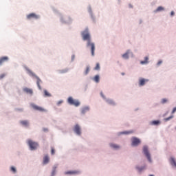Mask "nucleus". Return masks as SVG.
I'll list each match as a JSON object with an SVG mask.
<instances>
[{
	"instance_id": "dca6fc26",
	"label": "nucleus",
	"mask_w": 176,
	"mask_h": 176,
	"mask_svg": "<svg viewBox=\"0 0 176 176\" xmlns=\"http://www.w3.org/2000/svg\"><path fill=\"white\" fill-rule=\"evenodd\" d=\"M106 102H107V104H109V105H115V102L111 99L106 100Z\"/></svg>"
},
{
	"instance_id": "6ab92c4d",
	"label": "nucleus",
	"mask_w": 176,
	"mask_h": 176,
	"mask_svg": "<svg viewBox=\"0 0 176 176\" xmlns=\"http://www.w3.org/2000/svg\"><path fill=\"white\" fill-rule=\"evenodd\" d=\"M94 80L96 83H98L100 82V76H98V75L95 76V77L94 78Z\"/></svg>"
},
{
	"instance_id": "c756f323",
	"label": "nucleus",
	"mask_w": 176,
	"mask_h": 176,
	"mask_svg": "<svg viewBox=\"0 0 176 176\" xmlns=\"http://www.w3.org/2000/svg\"><path fill=\"white\" fill-rule=\"evenodd\" d=\"M167 99L166 98H163L162 100V104H166V102H167Z\"/></svg>"
},
{
	"instance_id": "473e14b6",
	"label": "nucleus",
	"mask_w": 176,
	"mask_h": 176,
	"mask_svg": "<svg viewBox=\"0 0 176 176\" xmlns=\"http://www.w3.org/2000/svg\"><path fill=\"white\" fill-rule=\"evenodd\" d=\"M5 76H6V74H1V75H0V79H3V78H4Z\"/></svg>"
},
{
	"instance_id": "2eb2a0df",
	"label": "nucleus",
	"mask_w": 176,
	"mask_h": 176,
	"mask_svg": "<svg viewBox=\"0 0 176 176\" xmlns=\"http://www.w3.org/2000/svg\"><path fill=\"white\" fill-rule=\"evenodd\" d=\"M170 162L171 166H173V167H176V162H175V159H174V157H170Z\"/></svg>"
},
{
	"instance_id": "393cba45",
	"label": "nucleus",
	"mask_w": 176,
	"mask_h": 176,
	"mask_svg": "<svg viewBox=\"0 0 176 176\" xmlns=\"http://www.w3.org/2000/svg\"><path fill=\"white\" fill-rule=\"evenodd\" d=\"M44 94L45 97H50L52 96L47 90H44Z\"/></svg>"
},
{
	"instance_id": "79ce46f5",
	"label": "nucleus",
	"mask_w": 176,
	"mask_h": 176,
	"mask_svg": "<svg viewBox=\"0 0 176 176\" xmlns=\"http://www.w3.org/2000/svg\"><path fill=\"white\" fill-rule=\"evenodd\" d=\"M74 58H75V55L72 56V60H74Z\"/></svg>"
},
{
	"instance_id": "aec40b11",
	"label": "nucleus",
	"mask_w": 176,
	"mask_h": 176,
	"mask_svg": "<svg viewBox=\"0 0 176 176\" xmlns=\"http://www.w3.org/2000/svg\"><path fill=\"white\" fill-rule=\"evenodd\" d=\"M110 146L114 149H119V146L115 144H110Z\"/></svg>"
},
{
	"instance_id": "412c9836",
	"label": "nucleus",
	"mask_w": 176,
	"mask_h": 176,
	"mask_svg": "<svg viewBox=\"0 0 176 176\" xmlns=\"http://www.w3.org/2000/svg\"><path fill=\"white\" fill-rule=\"evenodd\" d=\"M21 124H23V126H28V121L27 120L21 121Z\"/></svg>"
},
{
	"instance_id": "5701e85b",
	"label": "nucleus",
	"mask_w": 176,
	"mask_h": 176,
	"mask_svg": "<svg viewBox=\"0 0 176 176\" xmlns=\"http://www.w3.org/2000/svg\"><path fill=\"white\" fill-rule=\"evenodd\" d=\"M10 171H12V173H14V174H16V173H17V170H16V168H14V166H12L10 168Z\"/></svg>"
},
{
	"instance_id": "20e7f679",
	"label": "nucleus",
	"mask_w": 176,
	"mask_h": 176,
	"mask_svg": "<svg viewBox=\"0 0 176 176\" xmlns=\"http://www.w3.org/2000/svg\"><path fill=\"white\" fill-rule=\"evenodd\" d=\"M67 101L70 104V105H74L75 107H79V105H80V102H79V101L78 100H74L72 97H69Z\"/></svg>"
},
{
	"instance_id": "39448f33",
	"label": "nucleus",
	"mask_w": 176,
	"mask_h": 176,
	"mask_svg": "<svg viewBox=\"0 0 176 176\" xmlns=\"http://www.w3.org/2000/svg\"><path fill=\"white\" fill-rule=\"evenodd\" d=\"M40 17L41 16L38 14H36L35 13H30L27 15L28 20H32V19L34 20H38L40 19Z\"/></svg>"
},
{
	"instance_id": "4c0bfd02",
	"label": "nucleus",
	"mask_w": 176,
	"mask_h": 176,
	"mask_svg": "<svg viewBox=\"0 0 176 176\" xmlns=\"http://www.w3.org/2000/svg\"><path fill=\"white\" fill-rule=\"evenodd\" d=\"M60 104H63V100H60L59 102H58L57 104L60 105Z\"/></svg>"
},
{
	"instance_id": "a19ab883",
	"label": "nucleus",
	"mask_w": 176,
	"mask_h": 176,
	"mask_svg": "<svg viewBox=\"0 0 176 176\" xmlns=\"http://www.w3.org/2000/svg\"><path fill=\"white\" fill-rule=\"evenodd\" d=\"M56 174V170L52 171V175H54Z\"/></svg>"
},
{
	"instance_id": "b1692460",
	"label": "nucleus",
	"mask_w": 176,
	"mask_h": 176,
	"mask_svg": "<svg viewBox=\"0 0 176 176\" xmlns=\"http://www.w3.org/2000/svg\"><path fill=\"white\" fill-rule=\"evenodd\" d=\"M89 72H90V67L87 66L86 68V70L85 72V75H87V74H89Z\"/></svg>"
},
{
	"instance_id": "0eeeda50",
	"label": "nucleus",
	"mask_w": 176,
	"mask_h": 176,
	"mask_svg": "<svg viewBox=\"0 0 176 176\" xmlns=\"http://www.w3.org/2000/svg\"><path fill=\"white\" fill-rule=\"evenodd\" d=\"M143 152L145 155V156L147 157L148 162H152V160L151 159V154L149 153V151H148V147L144 146L143 147Z\"/></svg>"
},
{
	"instance_id": "423d86ee",
	"label": "nucleus",
	"mask_w": 176,
	"mask_h": 176,
	"mask_svg": "<svg viewBox=\"0 0 176 176\" xmlns=\"http://www.w3.org/2000/svg\"><path fill=\"white\" fill-rule=\"evenodd\" d=\"M32 108L34 109V111H38L39 112H46V109H45L42 107H39L34 103L31 104Z\"/></svg>"
},
{
	"instance_id": "f03ea898",
	"label": "nucleus",
	"mask_w": 176,
	"mask_h": 176,
	"mask_svg": "<svg viewBox=\"0 0 176 176\" xmlns=\"http://www.w3.org/2000/svg\"><path fill=\"white\" fill-rule=\"evenodd\" d=\"M28 72L30 76H33V78H36L37 80L36 85L39 89V90H42V87H41V83H42V80L39 78L34 72H32L31 70L28 69Z\"/></svg>"
},
{
	"instance_id": "37998d69",
	"label": "nucleus",
	"mask_w": 176,
	"mask_h": 176,
	"mask_svg": "<svg viewBox=\"0 0 176 176\" xmlns=\"http://www.w3.org/2000/svg\"><path fill=\"white\" fill-rule=\"evenodd\" d=\"M122 75H124V73H122Z\"/></svg>"
},
{
	"instance_id": "7c9ffc66",
	"label": "nucleus",
	"mask_w": 176,
	"mask_h": 176,
	"mask_svg": "<svg viewBox=\"0 0 176 176\" xmlns=\"http://www.w3.org/2000/svg\"><path fill=\"white\" fill-rule=\"evenodd\" d=\"M137 170H138V171L140 173H141V171H142V170H144V167L140 168V167H136Z\"/></svg>"
},
{
	"instance_id": "bb28decb",
	"label": "nucleus",
	"mask_w": 176,
	"mask_h": 176,
	"mask_svg": "<svg viewBox=\"0 0 176 176\" xmlns=\"http://www.w3.org/2000/svg\"><path fill=\"white\" fill-rule=\"evenodd\" d=\"M173 118H174V116H170L168 118H166L164 119L165 122H168V120H170V119H173Z\"/></svg>"
},
{
	"instance_id": "58836bf2",
	"label": "nucleus",
	"mask_w": 176,
	"mask_h": 176,
	"mask_svg": "<svg viewBox=\"0 0 176 176\" xmlns=\"http://www.w3.org/2000/svg\"><path fill=\"white\" fill-rule=\"evenodd\" d=\"M162 63H163V61L159 60L158 63H157V65H160V64H162Z\"/></svg>"
},
{
	"instance_id": "c9c22d12",
	"label": "nucleus",
	"mask_w": 176,
	"mask_h": 176,
	"mask_svg": "<svg viewBox=\"0 0 176 176\" xmlns=\"http://www.w3.org/2000/svg\"><path fill=\"white\" fill-rule=\"evenodd\" d=\"M175 112H176V107H174L172 111V113H175Z\"/></svg>"
},
{
	"instance_id": "7ed1b4c3",
	"label": "nucleus",
	"mask_w": 176,
	"mask_h": 176,
	"mask_svg": "<svg viewBox=\"0 0 176 176\" xmlns=\"http://www.w3.org/2000/svg\"><path fill=\"white\" fill-rule=\"evenodd\" d=\"M28 144L31 151H35V149H36V148H38V146H39V144H38L37 142H34L31 140H29L28 141Z\"/></svg>"
},
{
	"instance_id": "f3484780",
	"label": "nucleus",
	"mask_w": 176,
	"mask_h": 176,
	"mask_svg": "<svg viewBox=\"0 0 176 176\" xmlns=\"http://www.w3.org/2000/svg\"><path fill=\"white\" fill-rule=\"evenodd\" d=\"M129 54H130V50L126 51V52L122 55L123 58H125V59L129 58Z\"/></svg>"
},
{
	"instance_id": "4468645a",
	"label": "nucleus",
	"mask_w": 176,
	"mask_h": 176,
	"mask_svg": "<svg viewBox=\"0 0 176 176\" xmlns=\"http://www.w3.org/2000/svg\"><path fill=\"white\" fill-rule=\"evenodd\" d=\"M66 175L70 174L71 175H75V174H79V171L78 170H70V171H67L65 172Z\"/></svg>"
},
{
	"instance_id": "ddd939ff",
	"label": "nucleus",
	"mask_w": 176,
	"mask_h": 176,
	"mask_svg": "<svg viewBox=\"0 0 176 176\" xmlns=\"http://www.w3.org/2000/svg\"><path fill=\"white\" fill-rule=\"evenodd\" d=\"M49 162H50V157H49V155H45L43 157V164H47Z\"/></svg>"
},
{
	"instance_id": "c85d7f7f",
	"label": "nucleus",
	"mask_w": 176,
	"mask_h": 176,
	"mask_svg": "<svg viewBox=\"0 0 176 176\" xmlns=\"http://www.w3.org/2000/svg\"><path fill=\"white\" fill-rule=\"evenodd\" d=\"M94 69L96 71H98L100 69V63H96V66L95 67Z\"/></svg>"
},
{
	"instance_id": "e433bc0d",
	"label": "nucleus",
	"mask_w": 176,
	"mask_h": 176,
	"mask_svg": "<svg viewBox=\"0 0 176 176\" xmlns=\"http://www.w3.org/2000/svg\"><path fill=\"white\" fill-rule=\"evenodd\" d=\"M100 96L101 97H102V98L105 99V96H104V94H102V92L100 93Z\"/></svg>"
},
{
	"instance_id": "cd10ccee",
	"label": "nucleus",
	"mask_w": 176,
	"mask_h": 176,
	"mask_svg": "<svg viewBox=\"0 0 176 176\" xmlns=\"http://www.w3.org/2000/svg\"><path fill=\"white\" fill-rule=\"evenodd\" d=\"M132 133H133V131H124V132H122L121 134H132Z\"/></svg>"
},
{
	"instance_id": "1a4fd4ad",
	"label": "nucleus",
	"mask_w": 176,
	"mask_h": 176,
	"mask_svg": "<svg viewBox=\"0 0 176 176\" xmlns=\"http://www.w3.org/2000/svg\"><path fill=\"white\" fill-rule=\"evenodd\" d=\"M74 131L78 135H80L82 134V132L80 131V126L79 124H76L74 129Z\"/></svg>"
},
{
	"instance_id": "f704fd0d",
	"label": "nucleus",
	"mask_w": 176,
	"mask_h": 176,
	"mask_svg": "<svg viewBox=\"0 0 176 176\" xmlns=\"http://www.w3.org/2000/svg\"><path fill=\"white\" fill-rule=\"evenodd\" d=\"M55 153H56V151H55L54 148H52V150H51V154L54 155Z\"/></svg>"
},
{
	"instance_id": "6e6552de",
	"label": "nucleus",
	"mask_w": 176,
	"mask_h": 176,
	"mask_svg": "<svg viewBox=\"0 0 176 176\" xmlns=\"http://www.w3.org/2000/svg\"><path fill=\"white\" fill-rule=\"evenodd\" d=\"M131 141H132V144H131L132 146H138V145L141 144V140L138 138H133L131 139Z\"/></svg>"
},
{
	"instance_id": "a878e982",
	"label": "nucleus",
	"mask_w": 176,
	"mask_h": 176,
	"mask_svg": "<svg viewBox=\"0 0 176 176\" xmlns=\"http://www.w3.org/2000/svg\"><path fill=\"white\" fill-rule=\"evenodd\" d=\"M87 111H89V107H85L82 110V113H86V112H87Z\"/></svg>"
},
{
	"instance_id": "72a5a7b5",
	"label": "nucleus",
	"mask_w": 176,
	"mask_h": 176,
	"mask_svg": "<svg viewBox=\"0 0 176 176\" xmlns=\"http://www.w3.org/2000/svg\"><path fill=\"white\" fill-rule=\"evenodd\" d=\"M160 122L159 121H153L152 124H159Z\"/></svg>"
},
{
	"instance_id": "a211bd4d",
	"label": "nucleus",
	"mask_w": 176,
	"mask_h": 176,
	"mask_svg": "<svg viewBox=\"0 0 176 176\" xmlns=\"http://www.w3.org/2000/svg\"><path fill=\"white\" fill-rule=\"evenodd\" d=\"M148 60H149V58H148V56H146L144 58V60H142L140 62V64H148Z\"/></svg>"
},
{
	"instance_id": "9b49d317",
	"label": "nucleus",
	"mask_w": 176,
	"mask_h": 176,
	"mask_svg": "<svg viewBox=\"0 0 176 176\" xmlns=\"http://www.w3.org/2000/svg\"><path fill=\"white\" fill-rule=\"evenodd\" d=\"M146 82H149V80L145 78H140L139 80L140 86H144Z\"/></svg>"
},
{
	"instance_id": "4be33fe9",
	"label": "nucleus",
	"mask_w": 176,
	"mask_h": 176,
	"mask_svg": "<svg viewBox=\"0 0 176 176\" xmlns=\"http://www.w3.org/2000/svg\"><path fill=\"white\" fill-rule=\"evenodd\" d=\"M162 10H164V8L160 6L156 9L155 12H162Z\"/></svg>"
},
{
	"instance_id": "f8f14e48",
	"label": "nucleus",
	"mask_w": 176,
	"mask_h": 176,
	"mask_svg": "<svg viewBox=\"0 0 176 176\" xmlns=\"http://www.w3.org/2000/svg\"><path fill=\"white\" fill-rule=\"evenodd\" d=\"M23 91L25 92V93H27V94H30L31 96H32V94H33V93H34V91H32V89H30V88H27V87H25V88H23Z\"/></svg>"
},
{
	"instance_id": "ea45409f",
	"label": "nucleus",
	"mask_w": 176,
	"mask_h": 176,
	"mask_svg": "<svg viewBox=\"0 0 176 176\" xmlns=\"http://www.w3.org/2000/svg\"><path fill=\"white\" fill-rule=\"evenodd\" d=\"M170 14H171V16H174V14H175L174 11H172V12H170Z\"/></svg>"
},
{
	"instance_id": "c03bdc74",
	"label": "nucleus",
	"mask_w": 176,
	"mask_h": 176,
	"mask_svg": "<svg viewBox=\"0 0 176 176\" xmlns=\"http://www.w3.org/2000/svg\"><path fill=\"white\" fill-rule=\"evenodd\" d=\"M149 176H153V175H150Z\"/></svg>"
},
{
	"instance_id": "2f4dec72",
	"label": "nucleus",
	"mask_w": 176,
	"mask_h": 176,
	"mask_svg": "<svg viewBox=\"0 0 176 176\" xmlns=\"http://www.w3.org/2000/svg\"><path fill=\"white\" fill-rule=\"evenodd\" d=\"M65 72H68V69H63L60 71V74H65Z\"/></svg>"
},
{
	"instance_id": "9d476101",
	"label": "nucleus",
	"mask_w": 176,
	"mask_h": 176,
	"mask_svg": "<svg viewBox=\"0 0 176 176\" xmlns=\"http://www.w3.org/2000/svg\"><path fill=\"white\" fill-rule=\"evenodd\" d=\"M6 61H9V57L8 56H2L0 58V65H2L3 63H6Z\"/></svg>"
},
{
	"instance_id": "f257e3e1",
	"label": "nucleus",
	"mask_w": 176,
	"mask_h": 176,
	"mask_svg": "<svg viewBox=\"0 0 176 176\" xmlns=\"http://www.w3.org/2000/svg\"><path fill=\"white\" fill-rule=\"evenodd\" d=\"M83 41H87V47H90L91 56H94V52H96V45L91 42V37L90 33H89V29H86L81 33Z\"/></svg>"
}]
</instances>
